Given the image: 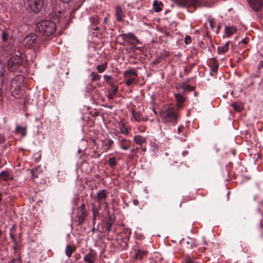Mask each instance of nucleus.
I'll use <instances>...</instances> for the list:
<instances>
[{
	"label": "nucleus",
	"mask_w": 263,
	"mask_h": 263,
	"mask_svg": "<svg viewBox=\"0 0 263 263\" xmlns=\"http://www.w3.org/2000/svg\"><path fill=\"white\" fill-rule=\"evenodd\" d=\"M160 117L165 122L176 124L178 117L177 109L170 105L163 106L159 113Z\"/></svg>",
	"instance_id": "nucleus-1"
},
{
	"label": "nucleus",
	"mask_w": 263,
	"mask_h": 263,
	"mask_svg": "<svg viewBox=\"0 0 263 263\" xmlns=\"http://www.w3.org/2000/svg\"><path fill=\"white\" fill-rule=\"evenodd\" d=\"M36 27L42 34L50 36L54 33L57 26L54 21L44 20L38 23Z\"/></svg>",
	"instance_id": "nucleus-2"
},
{
	"label": "nucleus",
	"mask_w": 263,
	"mask_h": 263,
	"mask_svg": "<svg viewBox=\"0 0 263 263\" xmlns=\"http://www.w3.org/2000/svg\"><path fill=\"white\" fill-rule=\"evenodd\" d=\"M40 38L35 33H31L27 35L23 40V44L28 49L37 46L41 42Z\"/></svg>",
	"instance_id": "nucleus-3"
},
{
	"label": "nucleus",
	"mask_w": 263,
	"mask_h": 263,
	"mask_svg": "<svg viewBox=\"0 0 263 263\" xmlns=\"http://www.w3.org/2000/svg\"><path fill=\"white\" fill-rule=\"evenodd\" d=\"M23 63V59L21 57L14 55L8 60L7 66L8 69L12 71H17Z\"/></svg>",
	"instance_id": "nucleus-4"
},
{
	"label": "nucleus",
	"mask_w": 263,
	"mask_h": 263,
	"mask_svg": "<svg viewBox=\"0 0 263 263\" xmlns=\"http://www.w3.org/2000/svg\"><path fill=\"white\" fill-rule=\"evenodd\" d=\"M88 212L85 209L84 203L81 204L77 209L76 221L79 225H82L86 220Z\"/></svg>",
	"instance_id": "nucleus-5"
},
{
	"label": "nucleus",
	"mask_w": 263,
	"mask_h": 263,
	"mask_svg": "<svg viewBox=\"0 0 263 263\" xmlns=\"http://www.w3.org/2000/svg\"><path fill=\"white\" fill-rule=\"evenodd\" d=\"M120 37L124 42L133 46L141 44L139 39L132 33L121 34Z\"/></svg>",
	"instance_id": "nucleus-6"
},
{
	"label": "nucleus",
	"mask_w": 263,
	"mask_h": 263,
	"mask_svg": "<svg viewBox=\"0 0 263 263\" xmlns=\"http://www.w3.org/2000/svg\"><path fill=\"white\" fill-rule=\"evenodd\" d=\"M177 5L180 7H194L195 9L197 7L201 6L200 0H174Z\"/></svg>",
	"instance_id": "nucleus-7"
},
{
	"label": "nucleus",
	"mask_w": 263,
	"mask_h": 263,
	"mask_svg": "<svg viewBox=\"0 0 263 263\" xmlns=\"http://www.w3.org/2000/svg\"><path fill=\"white\" fill-rule=\"evenodd\" d=\"M107 197V192L105 190L99 191L97 193L95 199L99 204L100 209L101 208V205H103L106 208L107 207V203L106 202Z\"/></svg>",
	"instance_id": "nucleus-8"
},
{
	"label": "nucleus",
	"mask_w": 263,
	"mask_h": 263,
	"mask_svg": "<svg viewBox=\"0 0 263 263\" xmlns=\"http://www.w3.org/2000/svg\"><path fill=\"white\" fill-rule=\"evenodd\" d=\"M28 5L32 11L38 13L43 6V0H28Z\"/></svg>",
	"instance_id": "nucleus-9"
},
{
	"label": "nucleus",
	"mask_w": 263,
	"mask_h": 263,
	"mask_svg": "<svg viewBox=\"0 0 263 263\" xmlns=\"http://www.w3.org/2000/svg\"><path fill=\"white\" fill-rule=\"evenodd\" d=\"M251 8L255 11L260 10L262 6L261 0H248Z\"/></svg>",
	"instance_id": "nucleus-10"
},
{
	"label": "nucleus",
	"mask_w": 263,
	"mask_h": 263,
	"mask_svg": "<svg viewBox=\"0 0 263 263\" xmlns=\"http://www.w3.org/2000/svg\"><path fill=\"white\" fill-rule=\"evenodd\" d=\"M96 259L97 254L92 252L86 254L83 258V260L86 263H94Z\"/></svg>",
	"instance_id": "nucleus-11"
},
{
	"label": "nucleus",
	"mask_w": 263,
	"mask_h": 263,
	"mask_svg": "<svg viewBox=\"0 0 263 263\" xmlns=\"http://www.w3.org/2000/svg\"><path fill=\"white\" fill-rule=\"evenodd\" d=\"M115 13L116 20L118 22H121L123 17L125 16L123 9L120 6H117L115 7Z\"/></svg>",
	"instance_id": "nucleus-12"
},
{
	"label": "nucleus",
	"mask_w": 263,
	"mask_h": 263,
	"mask_svg": "<svg viewBox=\"0 0 263 263\" xmlns=\"http://www.w3.org/2000/svg\"><path fill=\"white\" fill-rule=\"evenodd\" d=\"M124 78H136L138 76L137 71L135 68L126 70L123 73Z\"/></svg>",
	"instance_id": "nucleus-13"
},
{
	"label": "nucleus",
	"mask_w": 263,
	"mask_h": 263,
	"mask_svg": "<svg viewBox=\"0 0 263 263\" xmlns=\"http://www.w3.org/2000/svg\"><path fill=\"white\" fill-rule=\"evenodd\" d=\"M120 147L124 150H127L129 148L131 144V141L129 140L122 139L120 140Z\"/></svg>",
	"instance_id": "nucleus-14"
},
{
	"label": "nucleus",
	"mask_w": 263,
	"mask_h": 263,
	"mask_svg": "<svg viewBox=\"0 0 263 263\" xmlns=\"http://www.w3.org/2000/svg\"><path fill=\"white\" fill-rule=\"evenodd\" d=\"M134 141L137 144L141 146L146 141V138L141 135H136L134 137Z\"/></svg>",
	"instance_id": "nucleus-15"
},
{
	"label": "nucleus",
	"mask_w": 263,
	"mask_h": 263,
	"mask_svg": "<svg viewBox=\"0 0 263 263\" xmlns=\"http://www.w3.org/2000/svg\"><path fill=\"white\" fill-rule=\"evenodd\" d=\"M111 90L109 92L107 95V98L109 99H112L114 97L116 96L118 90V86L114 85L111 84Z\"/></svg>",
	"instance_id": "nucleus-16"
},
{
	"label": "nucleus",
	"mask_w": 263,
	"mask_h": 263,
	"mask_svg": "<svg viewBox=\"0 0 263 263\" xmlns=\"http://www.w3.org/2000/svg\"><path fill=\"white\" fill-rule=\"evenodd\" d=\"M114 222H115V218H114V216H112L111 215L109 216V217L107 220V221L106 222L105 227V229L106 231H107V232L110 231V230H111V226H112V224L114 223Z\"/></svg>",
	"instance_id": "nucleus-17"
},
{
	"label": "nucleus",
	"mask_w": 263,
	"mask_h": 263,
	"mask_svg": "<svg viewBox=\"0 0 263 263\" xmlns=\"http://www.w3.org/2000/svg\"><path fill=\"white\" fill-rule=\"evenodd\" d=\"M113 143V141L109 139H105L104 140H102V145L103 147H105L104 148L105 151H107L111 148Z\"/></svg>",
	"instance_id": "nucleus-18"
},
{
	"label": "nucleus",
	"mask_w": 263,
	"mask_h": 263,
	"mask_svg": "<svg viewBox=\"0 0 263 263\" xmlns=\"http://www.w3.org/2000/svg\"><path fill=\"white\" fill-rule=\"evenodd\" d=\"M211 66V70L212 72H215L217 71L218 68V62L215 59H212L209 62Z\"/></svg>",
	"instance_id": "nucleus-19"
},
{
	"label": "nucleus",
	"mask_w": 263,
	"mask_h": 263,
	"mask_svg": "<svg viewBox=\"0 0 263 263\" xmlns=\"http://www.w3.org/2000/svg\"><path fill=\"white\" fill-rule=\"evenodd\" d=\"M148 252L144 250H138L135 254V258L137 259H142L144 256H146Z\"/></svg>",
	"instance_id": "nucleus-20"
},
{
	"label": "nucleus",
	"mask_w": 263,
	"mask_h": 263,
	"mask_svg": "<svg viewBox=\"0 0 263 263\" xmlns=\"http://www.w3.org/2000/svg\"><path fill=\"white\" fill-rule=\"evenodd\" d=\"M162 6L163 4L161 2H158L157 0L154 1L153 2V9L155 11L157 12H160L162 10Z\"/></svg>",
	"instance_id": "nucleus-21"
},
{
	"label": "nucleus",
	"mask_w": 263,
	"mask_h": 263,
	"mask_svg": "<svg viewBox=\"0 0 263 263\" xmlns=\"http://www.w3.org/2000/svg\"><path fill=\"white\" fill-rule=\"evenodd\" d=\"M119 129L120 130L121 133L122 134L127 135L129 133L127 127L125 125L124 122L123 121H121V122L119 123Z\"/></svg>",
	"instance_id": "nucleus-22"
},
{
	"label": "nucleus",
	"mask_w": 263,
	"mask_h": 263,
	"mask_svg": "<svg viewBox=\"0 0 263 263\" xmlns=\"http://www.w3.org/2000/svg\"><path fill=\"white\" fill-rule=\"evenodd\" d=\"M225 31L227 35L230 36L236 32L237 29L235 27L233 26L231 27L226 26L225 27Z\"/></svg>",
	"instance_id": "nucleus-23"
},
{
	"label": "nucleus",
	"mask_w": 263,
	"mask_h": 263,
	"mask_svg": "<svg viewBox=\"0 0 263 263\" xmlns=\"http://www.w3.org/2000/svg\"><path fill=\"white\" fill-rule=\"evenodd\" d=\"M230 42H227L224 45L218 47V51L220 52H225L229 49Z\"/></svg>",
	"instance_id": "nucleus-24"
},
{
	"label": "nucleus",
	"mask_w": 263,
	"mask_h": 263,
	"mask_svg": "<svg viewBox=\"0 0 263 263\" xmlns=\"http://www.w3.org/2000/svg\"><path fill=\"white\" fill-rule=\"evenodd\" d=\"M99 208H96V207H92V221L93 223H95V221L96 220V217L97 216H99Z\"/></svg>",
	"instance_id": "nucleus-25"
},
{
	"label": "nucleus",
	"mask_w": 263,
	"mask_h": 263,
	"mask_svg": "<svg viewBox=\"0 0 263 263\" xmlns=\"http://www.w3.org/2000/svg\"><path fill=\"white\" fill-rule=\"evenodd\" d=\"M107 67V63L105 62L103 64L101 65H98L97 66V69L98 71L100 73H102L104 72Z\"/></svg>",
	"instance_id": "nucleus-26"
},
{
	"label": "nucleus",
	"mask_w": 263,
	"mask_h": 263,
	"mask_svg": "<svg viewBox=\"0 0 263 263\" xmlns=\"http://www.w3.org/2000/svg\"><path fill=\"white\" fill-rule=\"evenodd\" d=\"M75 251V249L73 248L70 245H67L65 249V253L66 255L69 257L71 256L72 253Z\"/></svg>",
	"instance_id": "nucleus-27"
},
{
	"label": "nucleus",
	"mask_w": 263,
	"mask_h": 263,
	"mask_svg": "<svg viewBox=\"0 0 263 263\" xmlns=\"http://www.w3.org/2000/svg\"><path fill=\"white\" fill-rule=\"evenodd\" d=\"M8 37H9V33L8 32V31H7V30L5 29L4 30H3L2 31V36H1L2 41L4 43L7 42V41L8 40Z\"/></svg>",
	"instance_id": "nucleus-28"
},
{
	"label": "nucleus",
	"mask_w": 263,
	"mask_h": 263,
	"mask_svg": "<svg viewBox=\"0 0 263 263\" xmlns=\"http://www.w3.org/2000/svg\"><path fill=\"white\" fill-rule=\"evenodd\" d=\"M132 115L136 121L140 122L142 121L141 116L139 112L133 110L132 111Z\"/></svg>",
	"instance_id": "nucleus-29"
},
{
	"label": "nucleus",
	"mask_w": 263,
	"mask_h": 263,
	"mask_svg": "<svg viewBox=\"0 0 263 263\" xmlns=\"http://www.w3.org/2000/svg\"><path fill=\"white\" fill-rule=\"evenodd\" d=\"M175 97L178 103H182L185 101V98L180 93L175 94Z\"/></svg>",
	"instance_id": "nucleus-30"
},
{
	"label": "nucleus",
	"mask_w": 263,
	"mask_h": 263,
	"mask_svg": "<svg viewBox=\"0 0 263 263\" xmlns=\"http://www.w3.org/2000/svg\"><path fill=\"white\" fill-rule=\"evenodd\" d=\"M5 69V64L3 62H0V78H2L4 76Z\"/></svg>",
	"instance_id": "nucleus-31"
},
{
	"label": "nucleus",
	"mask_w": 263,
	"mask_h": 263,
	"mask_svg": "<svg viewBox=\"0 0 263 263\" xmlns=\"http://www.w3.org/2000/svg\"><path fill=\"white\" fill-rule=\"evenodd\" d=\"M15 130L17 133L21 134L22 136H25L26 135L25 129L21 126H16Z\"/></svg>",
	"instance_id": "nucleus-32"
},
{
	"label": "nucleus",
	"mask_w": 263,
	"mask_h": 263,
	"mask_svg": "<svg viewBox=\"0 0 263 263\" xmlns=\"http://www.w3.org/2000/svg\"><path fill=\"white\" fill-rule=\"evenodd\" d=\"M232 106L233 107L234 109L237 111H240L243 109L242 105L237 103H233L232 104Z\"/></svg>",
	"instance_id": "nucleus-33"
},
{
	"label": "nucleus",
	"mask_w": 263,
	"mask_h": 263,
	"mask_svg": "<svg viewBox=\"0 0 263 263\" xmlns=\"http://www.w3.org/2000/svg\"><path fill=\"white\" fill-rule=\"evenodd\" d=\"M90 76L91 77V80L92 81H97L100 79L101 76L95 72H92L90 74Z\"/></svg>",
	"instance_id": "nucleus-34"
},
{
	"label": "nucleus",
	"mask_w": 263,
	"mask_h": 263,
	"mask_svg": "<svg viewBox=\"0 0 263 263\" xmlns=\"http://www.w3.org/2000/svg\"><path fill=\"white\" fill-rule=\"evenodd\" d=\"M108 165L111 167H114L117 164L116 159L114 157L109 158L108 160Z\"/></svg>",
	"instance_id": "nucleus-35"
},
{
	"label": "nucleus",
	"mask_w": 263,
	"mask_h": 263,
	"mask_svg": "<svg viewBox=\"0 0 263 263\" xmlns=\"http://www.w3.org/2000/svg\"><path fill=\"white\" fill-rule=\"evenodd\" d=\"M90 21L91 23L94 25L98 24L100 23L99 17L97 15L91 17Z\"/></svg>",
	"instance_id": "nucleus-36"
},
{
	"label": "nucleus",
	"mask_w": 263,
	"mask_h": 263,
	"mask_svg": "<svg viewBox=\"0 0 263 263\" xmlns=\"http://www.w3.org/2000/svg\"><path fill=\"white\" fill-rule=\"evenodd\" d=\"M126 79L125 84L127 86L132 85L136 80V78H125Z\"/></svg>",
	"instance_id": "nucleus-37"
},
{
	"label": "nucleus",
	"mask_w": 263,
	"mask_h": 263,
	"mask_svg": "<svg viewBox=\"0 0 263 263\" xmlns=\"http://www.w3.org/2000/svg\"><path fill=\"white\" fill-rule=\"evenodd\" d=\"M195 87L194 86H192L190 85H186L185 86H183V91L184 92L186 91H192L194 90Z\"/></svg>",
	"instance_id": "nucleus-38"
},
{
	"label": "nucleus",
	"mask_w": 263,
	"mask_h": 263,
	"mask_svg": "<svg viewBox=\"0 0 263 263\" xmlns=\"http://www.w3.org/2000/svg\"><path fill=\"white\" fill-rule=\"evenodd\" d=\"M30 172L31 174V178L34 179L35 178L37 177V171L36 169L35 170H31Z\"/></svg>",
	"instance_id": "nucleus-39"
},
{
	"label": "nucleus",
	"mask_w": 263,
	"mask_h": 263,
	"mask_svg": "<svg viewBox=\"0 0 263 263\" xmlns=\"http://www.w3.org/2000/svg\"><path fill=\"white\" fill-rule=\"evenodd\" d=\"M104 79H105V81L108 83L110 86L111 84H114L110 82V81L112 79V78L110 76L108 75H104L103 76Z\"/></svg>",
	"instance_id": "nucleus-40"
},
{
	"label": "nucleus",
	"mask_w": 263,
	"mask_h": 263,
	"mask_svg": "<svg viewBox=\"0 0 263 263\" xmlns=\"http://www.w3.org/2000/svg\"><path fill=\"white\" fill-rule=\"evenodd\" d=\"M184 263H200L197 261L192 260L190 257H187L185 260Z\"/></svg>",
	"instance_id": "nucleus-41"
},
{
	"label": "nucleus",
	"mask_w": 263,
	"mask_h": 263,
	"mask_svg": "<svg viewBox=\"0 0 263 263\" xmlns=\"http://www.w3.org/2000/svg\"><path fill=\"white\" fill-rule=\"evenodd\" d=\"M192 39L190 35H186L184 38V43L185 44L187 45L191 43Z\"/></svg>",
	"instance_id": "nucleus-42"
},
{
	"label": "nucleus",
	"mask_w": 263,
	"mask_h": 263,
	"mask_svg": "<svg viewBox=\"0 0 263 263\" xmlns=\"http://www.w3.org/2000/svg\"><path fill=\"white\" fill-rule=\"evenodd\" d=\"M138 147H136V148H132L131 150H130V152L132 153V157H133V156H137V154H136V153L137 152V150L138 149Z\"/></svg>",
	"instance_id": "nucleus-43"
},
{
	"label": "nucleus",
	"mask_w": 263,
	"mask_h": 263,
	"mask_svg": "<svg viewBox=\"0 0 263 263\" xmlns=\"http://www.w3.org/2000/svg\"><path fill=\"white\" fill-rule=\"evenodd\" d=\"M110 17V14L109 13H107L106 15V16L104 18L103 24L105 25L107 23L108 20Z\"/></svg>",
	"instance_id": "nucleus-44"
},
{
	"label": "nucleus",
	"mask_w": 263,
	"mask_h": 263,
	"mask_svg": "<svg viewBox=\"0 0 263 263\" xmlns=\"http://www.w3.org/2000/svg\"><path fill=\"white\" fill-rule=\"evenodd\" d=\"M52 18L54 19V21H57L58 23H61V22L62 21V16H59V15H56L55 16V17H53Z\"/></svg>",
	"instance_id": "nucleus-45"
},
{
	"label": "nucleus",
	"mask_w": 263,
	"mask_h": 263,
	"mask_svg": "<svg viewBox=\"0 0 263 263\" xmlns=\"http://www.w3.org/2000/svg\"><path fill=\"white\" fill-rule=\"evenodd\" d=\"M209 24H210V26L211 28V29H214V22L213 21V20H209Z\"/></svg>",
	"instance_id": "nucleus-46"
},
{
	"label": "nucleus",
	"mask_w": 263,
	"mask_h": 263,
	"mask_svg": "<svg viewBox=\"0 0 263 263\" xmlns=\"http://www.w3.org/2000/svg\"><path fill=\"white\" fill-rule=\"evenodd\" d=\"M5 141V137L2 135V134H0V143L2 144L3 143H4Z\"/></svg>",
	"instance_id": "nucleus-47"
},
{
	"label": "nucleus",
	"mask_w": 263,
	"mask_h": 263,
	"mask_svg": "<svg viewBox=\"0 0 263 263\" xmlns=\"http://www.w3.org/2000/svg\"><path fill=\"white\" fill-rule=\"evenodd\" d=\"M249 42V39L247 37H246L243 39H242L241 41V42L243 44H247Z\"/></svg>",
	"instance_id": "nucleus-48"
},
{
	"label": "nucleus",
	"mask_w": 263,
	"mask_h": 263,
	"mask_svg": "<svg viewBox=\"0 0 263 263\" xmlns=\"http://www.w3.org/2000/svg\"><path fill=\"white\" fill-rule=\"evenodd\" d=\"M13 249L14 251H16L18 249V244L17 242H16V243H14V245L13 247Z\"/></svg>",
	"instance_id": "nucleus-49"
},
{
	"label": "nucleus",
	"mask_w": 263,
	"mask_h": 263,
	"mask_svg": "<svg viewBox=\"0 0 263 263\" xmlns=\"http://www.w3.org/2000/svg\"><path fill=\"white\" fill-rule=\"evenodd\" d=\"M189 200L188 199V198L187 197H184L182 200V201L180 203V205H181V204L182 203H184L187 201H189Z\"/></svg>",
	"instance_id": "nucleus-50"
},
{
	"label": "nucleus",
	"mask_w": 263,
	"mask_h": 263,
	"mask_svg": "<svg viewBox=\"0 0 263 263\" xmlns=\"http://www.w3.org/2000/svg\"><path fill=\"white\" fill-rule=\"evenodd\" d=\"M133 201V204L135 205H137L139 204V201L137 199H134Z\"/></svg>",
	"instance_id": "nucleus-51"
},
{
	"label": "nucleus",
	"mask_w": 263,
	"mask_h": 263,
	"mask_svg": "<svg viewBox=\"0 0 263 263\" xmlns=\"http://www.w3.org/2000/svg\"><path fill=\"white\" fill-rule=\"evenodd\" d=\"M9 263H18L17 260L16 259L12 258Z\"/></svg>",
	"instance_id": "nucleus-52"
},
{
	"label": "nucleus",
	"mask_w": 263,
	"mask_h": 263,
	"mask_svg": "<svg viewBox=\"0 0 263 263\" xmlns=\"http://www.w3.org/2000/svg\"><path fill=\"white\" fill-rule=\"evenodd\" d=\"M183 129V127L182 126H181L178 128V133H180L182 131V129Z\"/></svg>",
	"instance_id": "nucleus-53"
},
{
	"label": "nucleus",
	"mask_w": 263,
	"mask_h": 263,
	"mask_svg": "<svg viewBox=\"0 0 263 263\" xmlns=\"http://www.w3.org/2000/svg\"><path fill=\"white\" fill-rule=\"evenodd\" d=\"M91 142L92 143V144L95 145H97V142H96V140L93 139H92L91 140Z\"/></svg>",
	"instance_id": "nucleus-54"
},
{
	"label": "nucleus",
	"mask_w": 263,
	"mask_h": 263,
	"mask_svg": "<svg viewBox=\"0 0 263 263\" xmlns=\"http://www.w3.org/2000/svg\"><path fill=\"white\" fill-rule=\"evenodd\" d=\"M11 238L12 239L13 241V242L14 243H16V241L15 239V237L13 235H12V234H11Z\"/></svg>",
	"instance_id": "nucleus-55"
},
{
	"label": "nucleus",
	"mask_w": 263,
	"mask_h": 263,
	"mask_svg": "<svg viewBox=\"0 0 263 263\" xmlns=\"http://www.w3.org/2000/svg\"><path fill=\"white\" fill-rule=\"evenodd\" d=\"M258 68H263V62L262 61L260 62L259 65L258 66Z\"/></svg>",
	"instance_id": "nucleus-56"
},
{
	"label": "nucleus",
	"mask_w": 263,
	"mask_h": 263,
	"mask_svg": "<svg viewBox=\"0 0 263 263\" xmlns=\"http://www.w3.org/2000/svg\"><path fill=\"white\" fill-rule=\"evenodd\" d=\"M18 263H22V259L20 256L18 257V259H16Z\"/></svg>",
	"instance_id": "nucleus-57"
},
{
	"label": "nucleus",
	"mask_w": 263,
	"mask_h": 263,
	"mask_svg": "<svg viewBox=\"0 0 263 263\" xmlns=\"http://www.w3.org/2000/svg\"><path fill=\"white\" fill-rule=\"evenodd\" d=\"M141 151H142V152H146V147H142V148H141Z\"/></svg>",
	"instance_id": "nucleus-58"
},
{
	"label": "nucleus",
	"mask_w": 263,
	"mask_h": 263,
	"mask_svg": "<svg viewBox=\"0 0 263 263\" xmlns=\"http://www.w3.org/2000/svg\"><path fill=\"white\" fill-rule=\"evenodd\" d=\"M80 258V254H78V255H76V259H78Z\"/></svg>",
	"instance_id": "nucleus-59"
},
{
	"label": "nucleus",
	"mask_w": 263,
	"mask_h": 263,
	"mask_svg": "<svg viewBox=\"0 0 263 263\" xmlns=\"http://www.w3.org/2000/svg\"><path fill=\"white\" fill-rule=\"evenodd\" d=\"M2 200H3V199H2V194L1 193H0V203L1 202Z\"/></svg>",
	"instance_id": "nucleus-60"
},
{
	"label": "nucleus",
	"mask_w": 263,
	"mask_h": 263,
	"mask_svg": "<svg viewBox=\"0 0 263 263\" xmlns=\"http://www.w3.org/2000/svg\"><path fill=\"white\" fill-rule=\"evenodd\" d=\"M180 104V103H178V102H177V106L178 107H180L181 106V105Z\"/></svg>",
	"instance_id": "nucleus-61"
},
{
	"label": "nucleus",
	"mask_w": 263,
	"mask_h": 263,
	"mask_svg": "<svg viewBox=\"0 0 263 263\" xmlns=\"http://www.w3.org/2000/svg\"><path fill=\"white\" fill-rule=\"evenodd\" d=\"M2 231L0 230V238L2 237Z\"/></svg>",
	"instance_id": "nucleus-62"
},
{
	"label": "nucleus",
	"mask_w": 263,
	"mask_h": 263,
	"mask_svg": "<svg viewBox=\"0 0 263 263\" xmlns=\"http://www.w3.org/2000/svg\"><path fill=\"white\" fill-rule=\"evenodd\" d=\"M127 6L128 7H133L132 6H131V5L130 4H127Z\"/></svg>",
	"instance_id": "nucleus-63"
},
{
	"label": "nucleus",
	"mask_w": 263,
	"mask_h": 263,
	"mask_svg": "<svg viewBox=\"0 0 263 263\" xmlns=\"http://www.w3.org/2000/svg\"><path fill=\"white\" fill-rule=\"evenodd\" d=\"M99 157H100V154H98L96 158H99Z\"/></svg>",
	"instance_id": "nucleus-64"
}]
</instances>
